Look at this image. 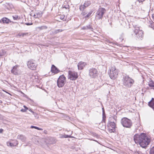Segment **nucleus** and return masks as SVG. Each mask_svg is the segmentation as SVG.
<instances>
[{"label": "nucleus", "instance_id": "nucleus-31", "mask_svg": "<svg viewBox=\"0 0 154 154\" xmlns=\"http://www.w3.org/2000/svg\"><path fill=\"white\" fill-rule=\"evenodd\" d=\"M149 26L152 28L154 29V23L153 22L150 23V24L149 25Z\"/></svg>", "mask_w": 154, "mask_h": 154}, {"label": "nucleus", "instance_id": "nucleus-9", "mask_svg": "<svg viewBox=\"0 0 154 154\" xmlns=\"http://www.w3.org/2000/svg\"><path fill=\"white\" fill-rule=\"evenodd\" d=\"M27 64L28 67L32 70H35L37 66L35 61L29 60L28 61Z\"/></svg>", "mask_w": 154, "mask_h": 154}, {"label": "nucleus", "instance_id": "nucleus-45", "mask_svg": "<svg viewBox=\"0 0 154 154\" xmlns=\"http://www.w3.org/2000/svg\"><path fill=\"white\" fill-rule=\"evenodd\" d=\"M9 4L8 3H6L4 5L5 6H6L7 5H8Z\"/></svg>", "mask_w": 154, "mask_h": 154}, {"label": "nucleus", "instance_id": "nucleus-33", "mask_svg": "<svg viewBox=\"0 0 154 154\" xmlns=\"http://www.w3.org/2000/svg\"><path fill=\"white\" fill-rule=\"evenodd\" d=\"M25 24L26 25L29 26L32 25V23H26Z\"/></svg>", "mask_w": 154, "mask_h": 154}, {"label": "nucleus", "instance_id": "nucleus-38", "mask_svg": "<svg viewBox=\"0 0 154 154\" xmlns=\"http://www.w3.org/2000/svg\"><path fill=\"white\" fill-rule=\"evenodd\" d=\"M23 107L25 108V109H26V110L28 109V108L25 105L23 106Z\"/></svg>", "mask_w": 154, "mask_h": 154}, {"label": "nucleus", "instance_id": "nucleus-32", "mask_svg": "<svg viewBox=\"0 0 154 154\" xmlns=\"http://www.w3.org/2000/svg\"><path fill=\"white\" fill-rule=\"evenodd\" d=\"M18 16H17V15H15V16H13V18L14 20H17L18 18Z\"/></svg>", "mask_w": 154, "mask_h": 154}, {"label": "nucleus", "instance_id": "nucleus-30", "mask_svg": "<svg viewBox=\"0 0 154 154\" xmlns=\"http://www.w3.org/2000/svg\"><path fill=\"white\" fill-rule=\"evenodd\" d=\"M63 31L62 30L58 29L57 30H55L54 31V33L55 34H56L59 32H61Z\"/></svg>", "mask_w": 154, "mask_h": 154}, {"label": "nucleus", "instance_id": "nucleus-34", "mask_svg": "<svg viewBox=\"0 0 154 154\" xmlns=\"http://www.w3.org/2000/svg\"><path fill=\"white\" fill-rule=\"evenodd\" d=\"M20 111L23 112H25L26 111V109H21Z\"/></svg>", "mask_w": 154, "mask_h": 154}, {"label": "nucleus", "instance_id": "nucleus-19", "mask_svg": "<svg viewBox=\"0 0 154 154\" xmlns=\"http://www.w3.org/2000/svg\"><path fill=\"white\" fill-rule=\"evenodd\" d=\"M106 116L105 115V112L103 108V119L102 122L105 123L106 122Z\"/></svg>", "mask_w": 154, "mask_h": 154}, {"label": "nucleus", "instance_id": "nucleus-6", "mask_svg": "<svg viewBox=\"0 0 154 154\" xmlns=\"http://www.w3.org/2000/svg\"><path fill=\"white\" fill-rule=\"evenodd\" d=\"M106 11V9L103 8H100L98 9L97 12L95 17L97 20L102 19L104 13Z\"/></svg>", "mask_w": 154, "mask_h": 154}, {"label": "nucleus", "instance_id": "nucleus-11", "mask_svg": "<svg viewBox=\"0 0 154 154\" xmlns=\"http://www.w3.org/2000/svg\"><path fill=\"white\" fill-rule=\"evenodd\" d=\"M69 78L72 80H75L78 77V74L76 72L72 71H69Z\"/></svg>", "mask_w": 154, "mask_h": 154}, {"label": "nucleus", "instance_id": "nucleus-7", "mask_svg": "<svg viewBox=\"0 0 154 154\" xmlns=\"http://www.w3.org/2000/svg\"><path fill=\"white\" fill-rule=\"evenodd\" d=\"M66 81L65 76L63 75H60L57 82L58 86L59 88L62 87L65 85Z\"/></svg>", "mask_w": 154, "mask_h": 154}, {"label": "nucleus", "instance_id": "nucleus-44", "mask_svg": "<svg viewBox=\"0 0 154 154\" xmlns=\"http://www.w3.org/2000/svg\"><path fill=\"white\" fill-rule=\"evenodd\" d=\"M152 18L154 19V13L152 15Z\"/></svg>", "mask_w": 154, "mask_h": 154}, {"label": "nucleus", "instance_id": "nucleus-16", "mask_svg": "<svg viewBox=\"0 0 154 154\" xmlns=\"http://www.w3.org/2000/svg\"><path fill=\"white\" fill-rule=\"evenodd\" d=\"M148 105L154 111V98H152L151 100L149 102Z\"/></svg>", "mask_w": 154, "mask_h": 154}, {"label": "nucleus", "instance_id": "nucleus-27", "mask_svg": "<svg viewBox=\"0 0 154 154\" xmlns=\"http://www.w3.org/2000/svg\"><path fill=\"white\" fill-rule=\"evenodd\" d=\"M81 11H82L81 14L83 16H85L87 13V11L85 10H83Z\"/></svg>", "mask_w": 154, "mask_h": 154}, {"label": "nucleus", "instance_id": "nucleus-12", "mask_svg": "<svg viewBox=\"0 0 154 154\" xmlns=\"http://www.w3.org/2000/svg\"><path fill=\"white\" fill-rule=\"evenodd\" d=\"M19 67L18 65H16L14 66L13 69L11 70V72L14 75H18L20 73V71L18 69V67Z\"/></svg>", "mask_w": 154, "mask_h": 154}, {"label": "nucleus", "instance_id": "nucleus-43", "mask_svg": "<svg viewBox=\"0 0 154 154\" xmlns=\"http://www.w3.org/2000/svg\"><path fill=\"white\" fill-rule=\"evenodd\" d=\"M29 111H30L31 112H32V113H33V114H34V112L31 109H29Z\"/></svg>", "mask_w": 154, "mask_h": 154}, {"label": "nucleus", "instance_id": "nucleus-14", "mask_svg": "<svg viewBox=\"0 0 154 154\" xmlns=\"http://www.w3.org/2000/svg\"><path fill=\"white\" fill-rule=\"evenodd\" d=\"M51 71L54 74H57L60 72V70L54 65L52 66Z\"/></svg>", "mask_w": 154, "mask_h": 154}, {"label": "nucleus", "instance_id": "nucleus-25", "mask_svg": "<svg viewBox=\"0 0 154 154\" xmlns=\"http://www.w3.org/2000/svg\"><path fill=\"white\" fill-rule=\"evenodd\" d=\"M28 33L27 32H25V33H21L19 34L18 35L20 36H22L23 37L25 35H28Z\"/></svg>", "mask_w": 154, "mask_h": 154}, {"label": "nucleus", "instance_id": "nucleus-36", "mask_svg": "<svg viewBox=\"0 0 154 154\" xmlns=\"http://www.w3.org/2000/svg\"><path fill=\"white\" fill-rule=\"evenodd\" d=\"M70 137V136L69 135H65L64 136V137L65 138H68V137Z\"/></svg>", "mask_w": 154, "mask_h": 154}, {"label": "nucleus", "instance_id": "nucleus-10", "mask_svg": "<svg viewBox=\"0 0 154 154\" xmlns=\"http://www.w3.org/2000/svg\"><path fill=\"white\" fill-rule=\"evenodd\" d=\"M89 75L92 78H94L98 75V71L97 69L92 68L89 70Z\"/></svg>", "mask_w": 154, "mask_h": 154}, {"label": "nucleus", "instance_id": "nucleus-46", "mask_svg": "<svg viewBox=\"0 0 154 154\" xmlns=\"http://www.w3.org/2000/svg\"><path fill=\"white\" fill-rule=\"evenodd\" d=\"M63 17H61V19H63Z\"/></svg>", "mask_w": 154, "mask_h": 154}, {"label": "nucleus", "instance_id": "nucleus-42", "mask_svg": "<svg viewBox=\"0 0 154 154\" xmlns=\"http://www.w3.org/2000/svg\"><path fill=\"white\" fill-rule=\"evenodd\" d=\"M138 1L139 2H143L145 0H138Z\"/></svg>", "mask_w": 154, "mask_h": 154}, {"label": "nucleus", "instance_id": "nucleus-22", "mask_svg": "<svg viewBox=\"0 0 154 154\" xmlns=\"http://www.w3.org/2000/svg\"><path fill=\"white\" fill-rule=\"evenodd\" d=\"M91 4L90 1H85L84 3V5L87 7L89 6Z\"/></svg>", "mask_w": 154, "mask_h": 154}, {"label": "nucleus", "instance_id": "nucleus-15", "mask_svg": "<svg viewBox=\"0 0 154 154\" xmlns=\"http://www.w3.org/2000/svg\"><path fill=\"white\" fill-rule=\"evenodd\" d=\"M10 22H11V20L6 17H3L0 20V23H3L8 24Z\"/></svg>", "mask_w": 154, "mask_h": 154}, {"label": "nucleus", "instance_id": "nucleus-20", "mask_svg": "<svg viewBox=\"0 0 154 154\" xmlns=\"http://www.w3.org/2000/svg\"><path fill=\"white\" fill-rule=\"evenodd\" d=\"M148 85L150 87H151L152 88H154V82L152 81H150Z\"/></svg>", "mask_w": 154, "mask_h": 154}, {"label": "nucleus", "instance_id": "nucleus-2", "mask_svg": "<svg viewBox=\"0 0 154 154\" xmlns=\"http://www.w3.org/2000/svg\"><path fill=\"white\" fill-rule=\"evenodd\" d=\"M115 120V117L114 116L109 118L107 127L110 133L114 132L116 131V124L114 121Z\"/></svg>", "mask_w": 154, "mask_h": 154}, {"label": "nucleus", "instance_id": "nucleus-37", "mask_svg": "<svg viewBox=\"0 0 154 154\" xmlns=\"http://www.w3.org/2000/svg\"><path fill=\"white\" fill-rule=\"evenodd\" d=\"M82 29L84 30H87V29L86 26L83 27V28H82Z\"/></svg>", "mask_w": 154, "mask_h": 154}, {"label": "nucleus", "instance_id": "nucleus-26", "mask_svg": "<svg viewBox=\"0 0 154 154\" xmlns=\"http://www.w3.org/2000/svg\"><path fill=\"white\" fill-rule=\"evenodd\" d=\"M30 128H35V129H37L38 130H41V131H42L43 130V129L42 128H39L38 127H36V126H31V127H30Z\"/></svg>", "mask_w": 154, "mask_h": 154}, {"label": "nucleus", "instance_id": "nucleus-41", "mask_svg": "<svg viewBox=\"0 0 154 154\" xmlns=\"http://www.w3.org/2000/svg\"><path fill=\"white\" fill-rule=\"evenodd\" d=\"M33 16H34V17L35 18H38V17L37 16V15H36L35 14H34Z\"/></svg>", "mask_w": 154, "mask_h": 154}, {"label": "nucleus", "instance_id": "nucleus-13", "mask_svg": "<svg viewBox=\"0 0 154 154\" xmlns=\"http://www.w3.org/2000/svg\"><path fill=\"white\" fill-rule=\"evenodd\" d=\"M86 65V63L84 62L81 61L78 64V69L79 70H82Z\"/></svg>", "mask_w": 154, "mask_h": 154}, {"label": "nucleus", "instance_id": "nucleus-21", "mask_svg": "<svg viewBox=\"0 0 154 154\" xmlns=\"http://www.w3.org/2000/svg\"><path fill=\"white\" fill-rule=\"evenodd\" d=\"M38 17H41L42 15V13L40 11H38L36 13Z\"/></svg>", "mask_w": 154, "mask_h": 154}, {"label": "nucleus", "instance_id": "nucleus-4", "mask_svg": "<svg viewBox=\"0 0 154 154\" xmlns=\"http://www.w3.org/2000/svg\"><path fill=\"white\" fill-rule=\"evenodd\" d=\"M121 123L124 127L130 128L132 125L131 121L126 117H123L121 120Z\"/></svg>", "mask_w": 154, "mask_h": 154}, {"label": "nucleus", "instance_id": "nucleus-8", "mask_svg": "<svg viewBox=\"0 0 154 154\" xmlns=\"http://www.w3.org/2000/svg\"><path fill=\"white\" fill-rule=\"evenodd\" d=\"M109 75L110 78L112 79H115L118 75L117 70L115 66L112 67L109 73Z\"/></svg>", "mask_w": 154, "mask_h": 154}, {"label": "nucleus", "instance_id": "nucleus-23", "mask_svg": "<svg viewBox=\"0 0 154 154\" xmlns=\"http://www.w3.org/2000/svg\"><path fill=\"white\" fill-rule=\"evenodd\" d=\"M92 13V11H91L84 17V18L85 19L89 18V17Z\"/></svg>", "mask_w": 154, "mask_h": 154}, {"label": "nucleus", "instance_id": "nucleus-18", "mask_svg": "<svg viewBox=\"0 0 154 154\" xmlns=\"http://www.w3.org/2000/svg\"><path fill=\"white\" fill-rule=\"evenodd\" d=\"M18 144V143L17 141H15L13 143H9V145L11 146H16Z\"/></svg>", "mask_w": 154, "mask_h": 154}, {"label": "nucleus", "instance_id": "nucleus-35", "mask_svg": "<svg viewBox=\"0 0 154 154\" xmlns=\"http://www.w3.org/2000/svg\"><path fill=\"white\" fill-rule=\"evenodd\" d=\"M134 154H141L140 152H139L138 151H136L134 152Z\"/></svg>", "mask_w": 154, "mask_h": 154}, {"label": "nucleus", "instance_id": "nucleus-39", "mask_svg": "<svg viewBox=\"0 0 154 154\" xmlns=\"http://www.w3.org/2000/svg\"><path fill=\"white\" fill-rule=\"evenodd\" d=\"M3 130L2 129H0V133H2L3 132Z\"/></svg>", "mask_w": 154, "mask_h": 154}, {"label": "nucleus", "instance_id": "nucleus-29", "mask_svg": "<svg viewBox=\"0 0 154 154\" xmlns=\"http://www.w3.org/2000/svg\"><path fill=\"white\" fill-rule=\"evenodd\" d=\"M149 154H154V146L150 149Z\"/></svg>", "mask_w": 154, "mask_h": 154}, {"label": "nucleus", "instance_id": "nucleus-24", "mask_svg": "<svg viewBox=\"0 0 154 154\" xmlns=\"http://www.w3.org/2000/svg\"><path fill=\"white\" fill-rule=\"evenodd\" d=\"M87 7L84 4L83 5H81L79 7V9L80 11L85 10V9Z\"/></svg>", "mask_w": 154, "mask_h": 154}, {"label": "nucleus", "instance_id": "nucleus-40", "mask_svg": "<svg viewBox=\"0 0 154 154\" xmlns=\"http://www.w3.org/2000/svg\"><path fill=\"white\" fill-rule=\"evenodd\" d=\"M69 5H67L66 6L65 5L63 7V8H65L66 9H67L68 8Z\"/></svg>", "mask_w": 154, "mask_h": 154}, {"label": "nucleus", "instance_id": "nucleus-17", "mask_svg": "<svg viewBox=\"0 0 154 154\" xmlns=\"http://www.w3.org/2000/svg\"><path fill=\"white\" fill-rule=\"evenodd\" d=\"M18 139L21 140L22 142H24L25 141L26 138L25 137L22 135H19L17 137Z\"/></svg>", "mask_w": 154, "mask_h": 154}, {"label": "nucleus", "instance_id": "nucleus-28", "mask_svg": "<svg viewBox=\"0 0 154 154\" xmlns=\"http://www.w3.org/2000/svg\"><path fill=\"white\" fill-rule=\"evenodd\" d=\"M87 29H89L91 30L93 29V28L92 27V26H91L90 25H88L86 26Z\"/></svg>", "mask_w": 154, "mask_h": 154}, {"label": "nucleus", "instance_id": "nucleus-5", "mask_svg": "<svg viewBox=\"0 0 154 154\" xmlns=\"http://www.w3.org/2000/svg\"><path fill=\"white\" fill-rule=\"evenodd\" d=\"M134 32L135 33L136 36L139 40H141L143 37V33L142 30H140L138 27L136 26L134 27Z\"/></svg>", "mask_w": 154, "mask_h": 154}, {"label": "nucleus", "instance_id": "nucleus-1", "mask_svg": "<svg viewBox=\"0 0 154 154\" xmlns=\"http://www.w3.org/2000/svg\"><path fill=\"white\" fill-rule=\"evenodd\" d=\"M134 139L136 143L139 144L142 148L145 149L147 147L151 141L150 136L144 133L135 135Z\"/></svg>", "mask_w": 154, "mask_h": 154}, {"label": "nucleus", "instance_id": "nucleus-3", "mask_svg": "<svg viewBox=\"0 0 154 154\" xmlns=\"http://www.w3.org/2000/svg\"><path fill=\"white\" fill-rule=\"evenodd\" d=\"M123 85L128 88H130L134 84V81L128 76H124L123 79Z\"/></svg>", "mask_w": 154, "mask_h": 154}]
</instances>
